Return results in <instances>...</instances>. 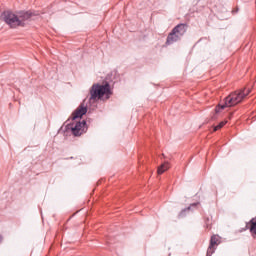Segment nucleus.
<instances>
[{
  "mask_svg": "<svg viewBox=\"0 0 256 256\" xmlns=\"http://www.w3.org/2000/svg\"><path fill=\"white\" fill-rule=\"evenodd\" d=\"M186 32H187V28L185 24H178L168 34L166 45H173V43H177V41H181V37H183Z\"/></svg>",
  "mask_w": 256,
  "mask_h": 256,
  "instance_id": "nucleus-5",
  "label": "nucleus"
},
{
  "mask_svg": "<svg viewBox=\"0 0 256 256\" xmlns=\"http://www.w3.org/2000/svg\"><path fill=\"white\" fill-rule=\"evenodd\" d=\"M87 113V104L83 101L79 107L73 112L72 119H68L65 122V129H89L91 125L87 121L82 120L77 122L76 119H81L83 115Z\"/></svg>",
  "mask_w": 256,
  "mask_h": 256,
  "instance_id": "nucleus-2",
  "label": "nucleus"
},
{
  "mask_svg": "<svg viewBox=\"0 0 256 256\" xmlns=\"http://www.w3.org/2000/svg\"><path fill=\"white\" fill-rule=\"evenodd\" d=\"M170 167L171 166L169 165V162L163 163L160 167H158V170H157L158 175H163V173H165V171H168Z\"/></svg>",
  "mask_w": 256,
  "mask_h": 256,
  "instance_id": "nucleus-7",
  "label": "nucleus"
},
{
  "mask_svg": "<svg viewBox=\"0 0 256 256\" xmlns=\"http://www.w3.org/2000/svg\"><path fill=\"white\" fill-rule=\"evenodd\" d=\"M33 17L31 11H19L13 13L6 11L3 13V19L9 27L16 29V27H25L26 21H29Z\"/></svg>",
  "mask_w": 256,
  "mask_h": 256,
  "instance_id": "nucleus-1",
  "label": "nucleus"
},
{
  "mask_svg": "<svg viewBox=\"0 0 256 256\" xmlns=\"http://www.w3.org/2000/svg\"><path fill=\"white\" fill-rule=\"evenodd\" d=\"M217 245H219V236L213 235L210 239V246L216 247Z\"/></svg>",
  "mask_w": 256,
  "mask_h": 256,
  "instance_id": "nucleus-8",
  "label": "nucleus"
},
{
  "mask_svg": "<svg viewBox=\"0 0 256 256\" xmlns=\"http://www.w3.org/2000/svg\"><path fill=\"white\" fill-rule=\"evenodd\" d=\"M227 125V120L220 122L214 129H223Z\"/></svg>",
  "mask_w": 256,
  "mask_h": 256,
  "instance_id": "nucleus-10",
  "label": "nucleus"
},
{
  "mask_svg": "<svg viewBox=\"0 0 256 256\" xmlns=\"http://www.w3.org/2000/svg\"><path fill=\"white\" fill-rule=\"evenodd\" d=\"M249 93H251V90L245 88L231 93L224 99V103L219 104L216 107L215 112L221 113V111H223V109H227V107H235V105H239V103H241V101H243V99L246 98Z\"/></svg>",
  "mask_w": 256,
  "mask_h": 256,
  "instance_id": "nucleus-3",
  "label": "nucleus"
},
{
  "mask_svg": "<svg viewBox=\"0 0 256 256\" xmlns=\"http://www.w3.org/2000/svg\"><path fill=\"white\" fill-rule=\"evenodd\" d=\"M215 249H216L215 246L209 245L208 250H207V256L213 255L215 253Z\"/></svg>",
  "mask_w": 256,
  "mask_h": 256,
  "instance_id": "nucleus-9",
  "label": "nucleus"
},
{
  "mask_svg": "<svg viewBox=\"0 0 256 256\" xmlns=\"http://www.w3.org/2000/svg\"><path fill=\"white\" fill-rule=\"evenodd\" d=\"M111 95H113V92H111L109 83H105L104 85L94 84L90 90V101H98L99 99L105 101Z\"/></svg>",
  "mask_w": 256,
  "mask_h": 256,
  "instance_id": "nucleus-4",
  "label": "nucleus"
},
{
  "mask_svg": "<svg viewBox=\"0 0 256 256\" xmlns=\"http://www.w3.org/2000/svg\"><path fill=\"white\" fill-rule=\"evenodd\" d=\"M64 133L66 135H73L74 137H81V135H83V130L82 129H70V130H65Z\"/></svg>",
  "mask_w": 256,
  "mask_h": 256,
  "instance_id": "nucleus-6",
  "label": "nucleus"
}]
</instances>
